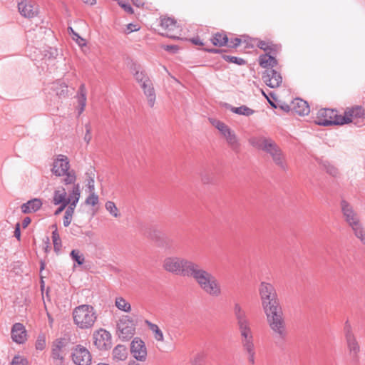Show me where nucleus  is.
<instances>
[{"label": "nucleus", "mask_w": 365, "mask_h": 365, "mask_svg": "<svg viewBox=\"0 0 365 365\" xmlns=\"http://www.w3.org/2000/svg\"><path fill=\"white\" fill-rule=\"evenodd\" d=\"M232 130L225 124L224 125V128H222L221 129V130L220 131L222 135L225 137L227 136L228 134H230Z\"/></svg>", "instance_id": "nucleus-64"}, {"label": "nucleus", "mask_w": 365, "mask_h": 365, "mask_svg": "<svg viewBox=\"0 0 365 365\" xmlns=\"http://www.w3.org/2000/svg\"><path fill=\"white\" fill-rule=\"evenodd\" d=\"M58 205L60 206L54 212L55 215H58L60 213H61L68 205V202H67L66 203H60Z\"/></svg>", "instance_id": "nucleus-61"}, {"label": "nucleus", "mask_w": 365, "mask_h": 365, "mask_svg": "<svg viewBox=\"0 0 365 365\" xmlns=\"http://www.w3.org/2000/svg\"><path fill=\"white\" fill-rule=\"evenodd\" d=\"M140 29V26L138 24H128L127 25V29L125 31V34H130L133 31H137Z\"/></svg>", "instance_id": "nucleus-57"}, {"label": "nucleus", "mask_w": 365, "mask_h": 365, "mask_svg": "<svg viewBox=\"0 0 365 365\" xmlns=\"http://www.w3.org/2000/svg\"><path fill=\"white\" fill-rule=\"evenodd\" d=\"M212 122V124L217 129L219 130V131L221 130V129L222 128H224V125H225V123H224L223 122L220 121V120H213L211 121Z\"/></svg>", "instance_id": "nucleus-59"}, {"label": "nucleus", "mask_w": 365, "mask_h": 365, "mask_svg": "<svg viewBox=\"0 0 365 365\" xmlns=\"http://www.w3.org/2000/svg\"><path fill=\"white\" fill-rule=\"evenodd\" d=\"M11 365H27V360L22 356H15L12 359Z\"/></svg>", "instance_id": "nucleus-54"}, {"label": "nucleus", "mask_w": 365, "mask_h": 365, "mask_svg": "<svg viewBox=\"0 0 365 365\" xmlns=\"http://www.w3.org/2000/svg\"><path fill=\"white\" fill-rule=\"evenodd\" d=\"M340 205L344 220L349 225L360 220L353 207L346 200H342Z\"/></svg>", "instance_id": "nucleus-16"}, {"label": "nucleus", "mask_w": 365, "mask_h": 365, "mask_svg": "<svg viewBox=\"0 0 365 365\" xmlns=\"http://www.w3.org/2000/svg\"><path fill=\"white\" fill-rule=\"evenodd\" d=\"M68 192L69 194L68 198L69 199L70 202L67 206L69 207H73V209L75 210L81 196L80 185H75L73 186L72 190H68Z\"/></svg>", "instance_id": "nucleus-27"}, {"label": "nucleus", "mask_w": 365, "mask_h": 365, "mask_svg": "<svg viewBox=\"0 0 365 365\" xmlns=\"http://www.w3.org/2000/svg\"><path fill=\"white\" fill-rule=\"evenodd\" d=\"M210 41L215 46L222 47L229 43V38L225 31H221L213 34Z\"/></svg>", "instance_id": "nucleus-24"}, {"label": "nucleus", "mask_w": 365, "mask_h": 365, "mask_svg": "<svg viewBox=\"0 0 365 365\" xmlns=\"http://www.w3.org/2000/svg\"><path fill=\"white\" fill-rule=\"evenodd\" d=\"M292 109L299 115H307L310 112L308 103L301 98H296L292 101Z\"/></svg>", "instance_id": "nucleus-23"}, {"label": "nucleus", "mask_w": 365, "mask_h": 365, "mask_svg": "<svg viewBox=\"0 0 365 365\" xmlns=\"http://www.w3.org/2000/svg\"><path fill=\"white\" fill-rule=\"evenodd\" d=\"M322 165L328 174H329L330 175H331L333 177L337 176V175L339 173L338 169L335 166L332 165L329 162L323 161L322 163Z\"/></svg>", "instance_id": "nucleus-44"}, {"label": "nucleus", "mask_w": 365, "mask_h": 365, "mask_svg": "<svg viewBox=\"0 0 365 365\" xmlns=\"http://www.w3.org/2000/svg\"><path fill=\"white\" fill-rule=\"evenodd\" d=\"M243 40L241 38L235 37L234 38L229 39V43L226 45L230 48H237Z\"/></svg>", "instance_id": "nucleus-50"}, {"label": "nucleus", "mask_w": 365, "mask_h": 365, "mask_svg": "<svg viewBox=\"0 0 365 365\" xmlns=\"http://www.w3.org/2000/svg\"><path fill=\"white\" fill-rule=\"evenodd\" d=\"M267 321L272 331L275 345L282 347L288 337V330L280 302L263 308Z\"/></svg>", "instance_id": "nucleus-1"}, {"label": "nucleus", "mask_w": 365, "mask_h": 365, "mask_svg": "<svg viewBox=\"0 0 365 365\" xmlns=\"http://www.w3.org/2000/svg\"><path fill=\"white\" fill-rule=\"evenodd\" d=\"M249 143L252 147L268 154L279 169L284 171L288 169L284 152L272 138L264 135L253 136L249 139Z\"/></svg>", "instance_id": "nucleus-2"}, {"label": "nucleus", "mask_w": 365, "mask_h": 365, "mask_svg": "<svg viewBox=\"0 0 365 365\" xmlns=\"http://www.w3.org/2000/svg\"><path fill=\"white\" fill-rule=\"evenodd\" d=\"M201 180L203 184L213 183L214 178L212 175L205 172L201 173Z\"/></svg>", "instance_id": "nucleus-53"}, {"label": "nucleus", "mask_w": 365, "mask_h": 365, "mask_svg": "<svg viewBox=\"0 0 365 365\" xmlns=\"http://www.w3.org/2000/svg\"><path fill=\"white\" fill-rule=\"evenodd\" d=\"M226 108L230 109L232 112L234 113L238 114V115H243L245 116H250L252 115L255 113V110L250 108L247 106H241L240 107H234L230 105L227 104Z\"/></svg>", "instance_id": "nucleus-36"}, {"label": "nucleus", "mask_w": 365, "mask_h": 365, "mask_svg": "<svg viewBox=\"0 0 365 365\" xmlns=\"http://www.w3.org/2000/svg\"><path fill=\"white\" fill-rule=\"evenodd\" d=\"M55 90L56 91V95L59 97H66L68 95V87L66 85L61 84L59 88H55Z\"/></svg>", "instance_id": "nucleus-52"}, {"label": "nucleus", "mask_w": 365, "mask_h": 365, "mask_svg": "<svg viewBox=\"0 0 365 365\" xmlns=\"http://www.w3.org/2000/svg\"><path fill=\"white\" fill-rule=\"evenodd\" d=\"M262 78L267 86L272 88H278L282 83L280 73L274 69L264 71L262 74Z\"/></svg>", "instance_id": "nucleus-15"}, {"label": "nucleus", "mask_w": 365, "mask_h": 365, "mask_svg": "<svg viewBox=\"0 0 365 365\" xmlns=\"http://www.w3.org/2000/svg\"><path fill=\"white\" fill-rule=\"evenodd\" d=\"M115 304L116 307L120 310H122L125 312H130L131 311L130 304L128 302H126V300L124 298L121 297H117L115 299Z\"/></svg>", "instance_id": "nucleus-40"}, {"label": "nucleus", "mask_w": 365, "mask_h": 365, "mask_svg": "<svg viewBox=\"0 0 365 365\" xmlns=\"http://www.w3.org/2000/svg\"><path fill=\"white\" fill-rule=\"evenodd\" d=\"M160 26L162 29L168 31H173L176 27V21L170 17L162 18Z\"/></svg>", "instance_id": "nucleus-38"}, {"label": "nucleus", "mask_w": 365, "mask_h": 365, "mask_svg": "<svg viewBox=\"0 0 365 365\" xmlns=\"http://www.w3.org/2000/svg\"><path fill=\"white\" fill-rule=\"evenodd\" d=\"M20 224L18 222L15 225V230L14 232V236L18 240H20L21 239V229H20Z\"/></svg>", "instance_id": "nucleus-60"}, {"label": "nucleus", "mask_w": 365, "mask_h": 365, "mask_svg": "<svg viewBox=\"0 0 365 365\" xmlns=\"http://www.w3.org/2000/svg\"><path fill=\"white\" fill-rule=\"evenodd\" d=\"M121 8L123 9L125 11H126L127 13H128L130 14H133L134 13L133 9L129 4L126 3V4L121 5Z\"/></svg>", "instance_id": "nucleus-63"}, {"label": "nucleus", "mask_w": 365, "mask_h": 365, "mask_svg": "<svg viewBox=\"0 0 365 365\" xmlns=\"http://www.w3.org/2000/svg\"><path fill=\"white\" fill-rule=\"evenodd\" d=\"M349 226L351 227L354 235L360 240L363 245H365V229L360 222V220L350 225Z\"/></svg>", "instance_id": "nucleus-34"}, {"label": "nucleus", "mask_w": 365, "mask_h": 365, "mask_svg": "<svg viewBox=\"0 0 365 365\" xmlns=\"http://www.w3.org/2000/svg\"><path fill=\"white\" fill-rule=\"evenodd\" d=\"M68 30L69 31L70 34L73 35V39L75 40L77 43L82 46L83 45L86 44V41H85V39H83V38H81L78 34H77L73 29L72 27H68Z\"/></svg>", "instance_id": "nucleus-47"}, {"label": "nucleus", "mask_w": 365, "mask_h": 365, "mask_svg": "<svg viewBox=\"0 0 365 365\" xmlns=\"http://www.w3.org/2000/svg\"><path fill=\"white\" fill-rule=\"evenodd\" d=\"M364 110L361 106H356L351 108H347L344 112L343 118H347V123L352 121V118H360L364 117Z\"/></svg>", "instance_id": "nucleus-28"}, {"label": "nucleus", "mask_w": 365, "mask_h": 365, "mask_svg": "<svg viewBox=\"0 0 365 365\" xmlns=\"http://www.w3.org/2000/svg\"><path fill=\"white\" fill-rule=\"evenodd\" d=\"M240 333L242 349L247 354L249 363L253 365L255 363V346L252 331L250 330Z\"/></svg>", "instance_id": "nucleus-9"}, {"label": "nucleus", "mask_w": 365, "mask_h": 365, "mask_svg": "<svg viewBox=\"0 0 365 365\" xmlns=\"http://www.w3.org/2000/svg\"><path fill=\"white\" fill-rule=\"evenodd\" d=\"M145 323L148 327L150 331H152L153 333L154 334L155 339L158 341H163V339H164V338H163V333L160 330L159 327L157 324H153V323L150 322L148 320H145Z\"/></svg>", "instance_id": "nucleus-37"}, {"label": "nucleus", "mask_w": 365, "mask_h": 365, "mask_svg": "<svg viewBox=\"0 0 365 365\" xmlns=\"http://www.w3.org/2000/svg\"><path fill=\"white\" fill-rule=\"evenodd\" d=\"M73 323L81 329H88L93 327L97 314L93 306L82 304L76 307L72 312Z\"/></svg>", "instance_id": "nucleus-4"}, {"label": "nucleus", "mask_w": 365, "mask_h": 365, "mask_svg": "<svg viewBox=\"0 0 365 365\" xmlns=\"http://www.w3.org/2000/svg\"><path fill=\"white\" fill-rule=\"evenodd\" d=\"M66 188L61 187L58 190L54 191L53 197V203L55 205H58L60 203H66L70 202L68 198Z\"/></svg>", "instance_id": "nucleus-29"}, {"label": "nucleus", "mask_w": 365, "mask_h": 365, "mask_svg": "<svg viewBox=\"0 0 365 365\" xmlns=\"http://www.w3.org/2000/svg\"><path fill=\"white\" fill-rule=\"evenodd\" d=\"M259 294L262 308L279 303L275 287L269 282H262L260 283Z\"/></svg>", "instance_id": "nucleus-7"}, {"label": "nucleus", "mask_w": 365, "mask_h": 365, "mask_svg": "<svg viewBox=\"0 0 365 365\" xmlns=\"http://www.w3.org/2000/svg\"><path fill=\"white\" fill-rule=\"evenodd\" d=\"M11 338L18 344H23L26 340V331L21 323H15L11 329Z\"/></svg>", "instance_id": "nucleus-19"}, {"label": "nucleus", "mask_w": 365, "mask_h": 365, "mask_svg": "<svg viewBox=\"0 0 365 365\" xmlns=\"http://www.w3.org/2000/svg\"><path fill=\"white\" fill-rule=\"evenodd\" d=\"M127 356V348L124 345L118 344L113 350V357L115 360L124 361Z\"/></svg>", "instance_id": "nucleus-35"}, {"label": "nucleus", "mask_w": 365, "mask_h": 365, "mask_svg": "<svg viewBox=\"0 0 365 365\" xmlns=\"http://www.w3.org/2000/svg\"><path fill=\"white\" fill-rule=\"evenodd\" d=\"M195 264L186 258L168 257L164 259L163 268L172 274L190 277Z\"/></svg>", "instance_id": "nucleus-5"}, {"label": "nucleus", "mask_w": 365, "mask_h": 365, "mask_svg": "<svg viewBox=\"0 0 365 365\" xmlns=\"http://www.w3.org/2000/svg\"><path fill=\"white\" fill-rule=\"evenodd\" d=\"M233 314L240 332L252 330L248 315L238 302L234 304Z\"/></svg>", "instance_id": "nucleus-10"}, {"label": "nucleus", "mask_w": 365, "mask_h": 365, "mask_svg": "<svg viewBox=\"0 0 365 365\" xmlns=\"http://www.w3.org/2000/svg\"><path fill=\"white\" fill-rule=\"evenodd\" d=\"M203 358L202 356L198 354L192 362V365H202Z\"/></svg>", "instance_id": "nucleus-62"}, {"label": "nucleus", "mask_w": 365, "mask_h": 365, "mask_svg": "<svg viewBox=\"0 0 365 365\" xmlns=\"http://www.w3.org/2000/svg\"><path fill=\"white\" fill-rule=\"evenodd\" d=\"M144 94L147 97L148 103L150 107L153 108L155 102V92L151 80H148L140 84Z\"/></svg>", "instance_id": "nucleus-21"}, {"label": "nucleus", "mask_w": 365, "mask_h": 365, "mask_svg": "<svg viewBox=\"0 0 365 365\" xmlns=\"http://www.w3.org/2000/svg\"><path fill=\"white\" fill-rule=\"evenodd\" d=\"M86 204L95 206L98 202V196L95 192H90L89 196L86 199Z\"/></svg>", "instance_id": "nucleus-51"}, {"label": "nucleus", "mask_w": 365, "mask_h": 365, "mask_svg": "<svg viewBox=\"0 0 365 365\" xmlns=\"http://www.w3.org/2000/svg\"><path fill=\"white\" fill-rule=\"evenodd\" d=\"M18 9L20 14L28 19L35 17L38 12V8L34 4L26 1H22L19 3Z\"/></svg>", "instance_id": "nucleus-17"}, {"label": "nucleus", "mask_w": 365, "mask_h": 365, "mask_svg": "<svg viewBox=\"0 0 365 365\" xmlns=\"http://www.w3.org/2000/svg\"><path fill=\"white\" fill-rule=\"evenodd\" d=\"M190 278L195 280L199 287L207 294L218 297L222 294V288L219 280L211 272L196 263Z\"/></svg>", "instance_id": "nucleus-3"}, {"label": "nucleus", "mask_w": 365, "mask_h": 365, "mask_svg": "<svg viewBox=\"0 0 365 365\" xmlns=\"http://www.w3.org/2000/svg\"><path fill=\"white\" fill-rule=\"evenodd\" d=\"M65 178L62 180V182L65 185H72V187L78 183H76V175L73 170H71L66 173H65Z\"/></svg>", "instance_id": "nucleus-41"}, {"label": "nucleus", "mask_w": 365, "mask_h": 365, "mask_svg": "<svg viewBox=\"0 0 365 365\" xmlns=\"http://www.w3.org/2000/svg\"><path fill=\"white\" fill-rule=\"evenodd\" d=\"M229 147L235 153H239L240 152V143L239 140L234 131H232L230 134L225 137Z\"/></svg>", "instance_id": "nucleus-32"}, {"label": "nucleus", "mask_w": 365, "mask_h": 365, "mask_svg": "<svg viewBox=\"0 0 365 365\" xmlns=\"http://www.w3.org/2000/svg\"><path fill=\"white\" fill-rule=\"evenodd\" d=\"M275 56L272 53L261 54L258 58L259 65L263 68H267V70H269V68L273 69L278 64V61Z\"/></svg>", "instance_id": "nucleus-20"}, {"label": "nucleus", "mask_w": 365, "mask_h": 365, "mask_svg": "<svg viewBox=\"0 0 365 365\" xmlns=\"http://www.w3.org/2000/svg\"><path fill=\"white\" fill-rule=\"evenodd\" d=\"M87 176V187L89 192H94L95 186H94V174L91 171V173H86Z\"/></svg>", "instance_id": "nucleus-46"}, {"label": "nucleus", "mask_w": 365, "mask_h": 365, "mask_svg": "<svg viewBox=\"0 0 365 365\" xmlns=\"http://www.w3.org/2000/svg\"><path fill=\"white\" fill-rule=\"evenodd\" d=\"M71 358L76 365H91L92 360L90 351L81 344L73 348Z\"/></svg>", "instance_id": "nucleus-11"}, {"label": "nucleus", "mask_w": 365, "mask_h": 365, "mask_svg": "<svg viewBox=\"0 0 365 365\" xmlns=\"http://www.w3.org/2000/svg\"><path fill=\"white\" fill-rule=\"evenodd\" d=\"M94 345L101 351H106L111 348V334L103 329L96 331L93 334Z\"/></svg>", "instance_id": "nucleus-12"}, {"label": "nucleus", "mask_w": 365, "mask_h": 365, "mask_svg": "<svg viewBox=\"0 0 365 365\" xmlns=\"http://www.w3.org/2000/svg\"><path fill=\"white\" fill-rule=\"evenodd\" d=\"M257 42V46L259 49L264 51L265 53H272L273 55H277L281 50V45L274 43L272 41L267 40H262L258 38V40H254Z\"/></svg>", "instance_id": "nucleus-18"}, {"label": "nucleus", "mask_w": 365, "mask_h": 365, "mask_svg": "<svg viewBox=\"0 0 365 365\" xmlns=\"http://www.w3.org/2000/svg\"><path fill=\"white\" fill-rule=\"evenodd\" d=\"M345 339L350 356L354 359H357L358 354L360 352V346L356 336H349L345 338Z\"/></svg>", "instance_id": "nucleus-26"}, {"label": "nucleus", "mask_w": 365, "mask_h": 365, "mask_svg": "<svg viewBox=\"0 0 365 365\" xmlns=\"http://www.w3.org/2000/svg\"><path fill=\"white\" fill-rule=\"evenodd\" d=\"M106 210L115 217H118L120 216V213L118 212V209L117 208L115 204L112 201H108L106 203Z\"/></svg>", "instance_id": "nucleus-45"}, {"label": "nucleus", "mask_w": 365, "mask_h": 365, "mask_svg": "<svg viewBox=\"0 0 365 365\" xmlns=\"http://www.w3.org/2000/svg\"><path fill=\"white\" fill-rule=\"evenodd\" d=\"M244 39L243 41L246 46L245 48H254L257 46V42L254 40H258V38H252L250 36H243Z\"/></svg>", "instance_id": "nucleus-48"}, {"label": "nucleus", "mask_w": 365, "mask_h": 365, "mask_svg": "<svg viewBox=\"0 0 365 365\" xmlns=\"http://www.w3.org/2000/svg\"><path fill=\"white\" fill-rule=\"evenodd\" d=\"M55 230L52 232V240L53 243V250L56 253H58L61 248V240L60 238L56 225H53Z\"/></svg>", "instance_id": "nucleus-39"}, {"label": "nucleus", "mask_w": 365, "mask_h": 365, "mask_svg": "<svg viewBox=\"0 0 365 365\" xmlns=\"http://www.w3.org/2000/svg\"><path fill=\"white\" fill-rule=\"evenodd\" d=\"M70 170V163L67 156L58 155L57 158L53 160L51 172L56 176H64L65 173Z\"/></svg>", "instance_id": "nucleus-14"}, {"label": "nucleus", "mask_w": 365, "mask_h": 365, "mask_svg": "<svg viewBox=\"0 0 365 365\" xmlns=\"http://www.w3.org/2000/svg\"><path fill=\"white\" fill-rule=\"evenodd\" d=\"M65 346L66 342L64 339H57L53 341L51 350V357L54 360L62 361L63 359V357L61 355V350Z\"/></svg>", "instance_id": "nucleus-25"}, {"label": "nucleus", "mask_w": 365, "mask_h": 365, "mask_svg": "<svg viewBox=\"0 0 365 365\" xmlns=\"http://www.w3.org/2000/svg\"><path fill=\"white\" fill-rule=\"evenodd\" d=\"M43 202L40 198H34L25 203H23L21 206V212L24 214H29L36 212L41 209L42 207Z\"/></svg>", "instance_id": "nucleus-22"}, {"label": "nucleus", "mask_w": 365, "mask_h": 365, "mask_svg": "<svg viewBox=\"0 0 365 365\" xmlns=\"http://www.w3.org/2000/svg\"><path fill=\"white\" fill-rule=\"evenodd\" d=\"M78 113L81 114L86 105V89L84 84H81L78 91Z\"/></svg>", "instance_id": "nucleus-33"}, {"label": "nucleus", "mask_w": 365, "mask_h": 365, "mask_svg": "<svg viewBox=\"0 0 365 365\" xmlns=\"http://www.w3.org/2000/svg\"><path fill=\"white\" fill-rule=\"evenodd\" d=\"M130 352L133 357L140 361L147 358V349L144 341L139 337H135L130 344Z\"/></svg>", "instance_id": "nucleus-13"}, {"label": "nucleus", "mask_w": 365, "mask_h": 365, "mask_svg": "<svg viewBox=\"0 0 365 365\" xmlns=\"http://www.w3.org/2000/svg\"><path fill=\"white\" fill-rule=\"evenodd\" d=\"M344 332H345V338L355 336L352 331L351 326L349 324V321H346L345 322Z\"/></svg>", "instance_id": "nucleus-56"}, {"label": "nucleus", "mask_w": 365, "mask_h": 365, "mask_svg": "<svg viewBox=\"0 0 365 365\" xmlns=\"http://www.w3.org/2000/svg\"><path fill=\"white\" fill-rule=\"evenodd\" d=\"M70 256L78 265H82L85 262L83 255L78 250H73L70 253Z\"/></svg>", "instance_id": "nucleus-43"}, {"label": "nucleus", "mask_w": 365, "mask_h": 365, "mask_svg": "<svg viewBox=\"0 0 365 365\" xmlns=\"http://www.w3.org/2000/svg\"><path fill=\"white\" fill-rule=\"evenodd\" d=\"M135 324L133 319L128 316H122L117 323V334L122 341L130 340L135 334Z\"/></svg>", "instance_id": "nucleus-8"}, {"label": "nucleus", "mask_w": 365, "mask_h": 365, "mask_svg": "<svg viewBox=\"0 0 365 365\" xmlns=\"http://www.w3.org/2000/svg\"><path fill=\"white\" fill-rule=\"evenodd\" d=\"M85 128H86V134L84 136V140L87 143V144H88L92 138L91 124L89 123H86L85 125Z\"/></svg>", "instance_id": "nucleus-55"}, {"label": "nucleus", "mask_w": 365, "mask_h": 365, "mask_svg": "<svg viewBox=\"0 0 365 365\" xmlns=\"http://www.w3.org/2000/svg\"><path fill=\"white\" fill-rule=\"evenodd\" d=\"M154 240L157 243L158 246L168 250H173V240L169 237L163 235L162 236H155Z\"/></svg>", "instance_id": "nucleus-30"}, {"label": "nucleus", "mask_w": 365, "mask_h": 365, "mask_svg": "<svg viewBox=\"0 0 365 365\" xmlns=\"http://www.w3.org/2000/svg\"><path fill=\"white\" fill-rule=\"evenodd\" d=\"M46 347V339L43 334H41L38 336L36 341V349L37 350L42 351Z\"/></svg>", "instance_id": "nucleus-49"}, {"label": "nucleus", "mask_w": 365, "mask_h": 365, "mask_svg": "<svg viewBox=\"0 0 365 365\" xmlns=\"http://www.w3.org/2000/svg\"><path fill=\"white\" fill-rule=\"evenodd\" d=\"M131 72L133 74L135 80L139 83L140 84L143 83V82H145L148 80H150L148 74L145 71H140V66L137 65L135 63H133L131 66Z\"/></svg>", "instance_id": "nucleus-31"}, {"label": "nucleus", "mask_w": 365, "mask_h": 365, "mask_svg": "<svg viewBox=\"0 0 365 365\" xmlns=\"http://www.w3.org/2000/svg\"><path fill=\"white\" fill-rule=\"evenodd\" d=\"M202 50L207 53H222L223 52H225V49L215 48H202Z\"/></svg>", "instance_id": "nucleus-58"}, {"label": "nucleus", "mask_w": 365, "mask_h": 365, "mask_svg": "<svg viewBox=\"0 0 365 365\" xmlns=\"http://www.w3.org/2000/svg\"><path fill=\"white\" fill-rule=\"evenodd\" d=\"M222 58L223 60H225L227 62L235 63L239 66H244V65L247 64V61L242 58L225 55V54H223L222 56Z\"/></svg>", "instance_id": "nucleus-42"}, {"label": "nucleus", "mask_w": 365, "mask_h": 365, "mask_svg": "<svg viewBox=\"0 0 365 365\" xmlns=\"http://www.w3.org/2000/svg\"><path fill=\"white\" fill-rule=\"evenodd\" d=\"M317 123L322 126L341 125L347 124V118H343L334 109L322 108L317 113Z\"/></svg>", "instance_id": "nucleus-6"}]
</instances>
